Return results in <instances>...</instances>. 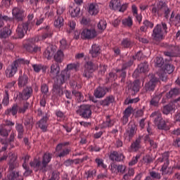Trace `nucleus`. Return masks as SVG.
<instances>
[{"label": "nucleus", "instance_id": "774afa93", "mask_svg": "<svg viewBox=\"0 0 180 180\" xmlns=\"http://www.w3.org/2000/svg\"><path fill=\"white\" fill-rule=\"evenodd\" d=\"M150 176L153 179H160L161 178V174L156 172H150Z\"/></svg>", "mask_w": 180, "mask_h": 180}, {"label": "nucleus", "instance_id": "a211bd4d", "mask_svg": "<svg viewBox=\"0 0 180 180\" xmlns=\"http://www.w3.org/2000/svg\"><path fill=\"white\" fill-rule=\"evenodd\" d=\"M30 165L32 168H36V171H42V172H46L47 169H41V167H43V163L39 160L35 159L32 162H31Z\"/></svg>", "mask_w": 180, "mask_h": 180}, {"label": "nucleus", "instance_id": "9b49d317", "mask_svg": "<svg viewBox=\"0 0 180 180\" xmlns=\"http://www.w3.org/2000/svg\"><path fill=\"white\" fill-rule=\"evenodd\" d=\"M49 116L45 115L38 122H37V126L44 132L47 131V127H49V124H47Z\"/></svg>", "mask_w": 180, "mask_h": 180}, {"label": "nucleus", "instance_id": "4c0bfd02", "mask_svg": "<svg viewBox=\"0 0 180 180\" xmlns=\"http://www.w3.org/2000/svg\"><path fill=\"white\" fill-rule=\"evenodd\" d=\"M72 95L75 96V99L77 102H84V95H82V93L81 91H78L77 90L72 91Z\"/></svg>", "mask_w": 180, "mask_h": 180}, {"label": "nucleus", "instance_id": "ea45409f", "mask_svg": "<svg viewBox=\"0 0 180 180\" xmlns=\"http://www.w3.org/2000/svg\"><path fill=\"white\" fill-rule=\"evenodd\" d=\"M85 68L86 70H89V71L95 72V71H96V69L98 68V65L94 64L92 61H88L85 64Z\"/></svg>", "mask_w": 180, "mask_h": 180}, {"label": "nucleus", "instance_id": "864d4df0", "mask_svg": "<svg viewBox=\"0 0 180 180\" xmlns=\"http://www.w3.org/2000/svg\"><path fill=\"white\" fill-rule=\"evenodd\" d=\"M56 115L57 116L58 122H63V120L65 119V114L61 110H56Z\"/></svg>", "mask_w": 180, "mask_h": 180}, {"label": "nucleus", "instance_id": "f257e3e1", "mask_svg": "<svg viewBox=\"0 0 180 180\" xmlns=\"http://www.w3.org/2000/svg\"><path fill=\"white\" fill-rule=\"evenodd\" d=\"M50 68L49 75L52 79H55V78L56 79L57 84L63 85V84H65V81L69 79L70 75L68 70H62L60 74V68L58 63H53Z\"/></svg>", "mask_w": 180, "mask_h": 180}, {"label": "nucleus", "instance_id": "a18cd8bd", "mask_svg": "<svg viewBox=\"0 0 180 180\" xmlns=\"http://www.w3.org/2000/svg\"><path fill=\"white\" fill-rule=\"evenodd\" d=\"M170 22H177L179 23L180 22V13H178L175 15V13L172 11L170 18H169Z\"/></svg>", "mask_w": 180, "mask_h": 180}, {"label": "nucleus", "instance_id": "7ed1b4c3", "mask_svg": "<svg viewBox=\"0 0 180 180\" xmlns=\"http://www.w3.org/2000/svg\"><path fill=\"white\" fill-rule=\"evenodd\" d=\"M171 12V10H169V8H168V6L166 4L165 2H160L157 4V6H153L152 8V13L153 15H162V13H165V18L166 19H168L169 18V13Z\"/></svg>", "mask_w": 180, "mask_h": 180}, {"label": "nucleus", "instance_id": "58836bf2", "mask_svg": "<svg viewBox=\"0 0 180 180\" xmlns=\"http://www.w3.org/2000/svg\"><path fill=\"white\" fill-rule=\"evenodd\" d=\"M179 94H180L179 89L174 88V89H172L168 93H167L166 96L168 98H174V96H178Z\"/></svg>", "mask_w": 180, "mask_h": 180}, {"label": "nucleus", "instance_id": "3c124183", "mask_svg": "<svg viewBox=\"0 0 180 180\" xmlns=\"http://www.w3.org/2000/svg\"><path fill=\"white\" fill-rule=\"evenodd\" d=\"M121 22L122 23H133V20L131 19V17H128L124 20H122V18H119L115 20V23H120Z\"/></svg>", "mask_w": 180, "mask_h": 180}, {"label": "nucleus", "instance_id": "20e7f679", "mask_svg": "<svg viewBox=\"0 0 180 180\" xmlns=\"http://www.w3.org/2000/svg\"><path fill=\"white\" fill-rule=\"evenodd\" d=\"M23 64V59H17L13 62L10 67H8L6 70V74L8 78H12L18 71L19 67H22Z\"/></svg>", "mask_w": 180, "mask_h": 180}, {"label": "nucleus", "instance_id": "37998d69", "mask_svg": "<svg viewBox=\"0 0 180 180\" xmlns=\"http://www.w3.org/2000/svg\"><path fill=\"white\" fill-rule=\"evenodd\" d=\"M95 162L97 165L98 168H103V169H106V168H108V166L103 163V159L96 158L95 159Z\"/></svg>", "mask_w": 180, "mask_h": 180}, {"label": "nucleus", "instance_id": "09e8293b", "mask_svg": "<svg viewBox=\"0 0 180 180\" xmlns=\"http://www.w3.org/2000/svg\"><path fill=\"white\" fill-rule=\"evenodd\" d=\"M32 68L35 72H40L41 70H43V71H46V70H47V66H44L42 65H32Z\"/></svg>", "mask_w": 180, "mask_h": 180}, {"label": "nucleus", "instance_id": "5fc2aeb1", "mask_svg": "<svg viewBox=\"0 0 180 180\" xmlns=\"http://www.w3.org/2000/svg\"><path fill=\"white\" fill-rule=\"evenodd\" d=\"M18 33V39L23 38V24H19L16 30Z\"/></svg>", "mask_w": 180, "mask_h": 180}, {"label": "nucleus", "instance_id": "bb28decb", "mask_svg": "<svg viewBox=\"0 0 180 180\" xmlns=\"http://www.w3.org/2000/svg\"><path fill=\"white\" fill-rule=\"evenodd\" d=\"M16 156L15 154H11L10 156V161H9V169L10 171H13L15 168L18 167V162H16Z\"/></svg>", "mask_w": 180, "mask_h": 180}, {"label": "nucleus", "instance_id": "6e6d98bb", "mask_svg": "<svg viewBox=\"0 0 180 180\" xmlns=\"http://www.w3.org/2000/svg\"><path fill=\"white\" fill-rule=\"evenodd\" d=\"M174 70H175L174 65L167 64L165 65L164 71L167 74H172V72H174Z\"/></svg>", "mask_w": 180, "mask_h": 180}, {"label": "nucleus", "instance_id": "603ef678", "mask_svg": "<svg viewBox=\"0 0 180 180\" xmlns=\"http://www.w3.org/2000/svg\"><path fill=\"white\" fill-rule=\"evenodd\" d=\"M10 174L8 176V178L9 180H15L17 178L19 177V172H15L13 170H10Z\"/></svg>", "mask_w": 180, "mask_h": 180}, {"label": "nucleus", "instance_id": "aec40b11", "mask_svg": "<svg viewBox=\"0 0 180 180\" xmlns=\"http://www.w3.org/2000/svg\"><path fill=\"white\" fill-rule=\"evenodd\" d=\"M133 64V61H129L128 63H125L122 65V68L121 70H117V72H121L120 77H122V82H124V78H126V69L127 67H130Z\"/></svg>", "mask_w": 180, "mask_h": 180}, {"label": "nucleus", "instance_id": "f03ea898", "mask_svg": "<svg viewBox=\"0 0 180 180\" xmlns=\"http://www.w3.org/2000/svg\"><path fill=\"white\" fill-rule=\"evenodd\" d=\"M164 32L165 33H167V24H158L153 31V40H154L155 41H161V40H164Z\"/></svg>", "mask_w": 180, "mask_h": 180}, {"label": "nucleus", "instance_id": "393cba45", "mask_svg": "<svg viewBox=\"0 0 180 180\" xmlns=\"http://www.w3.org/2000/svg\"><path fill=\"white\" fill-rule=\"evenodd\" d=\"M89 13L92 16L99 13V6L96 4L91 3L89 6Z\"/></svg>", "mask_w": 180, "mask_h": 180}, {"label": "nucleus", "instance_id": "4468645a", "mask_svg": "<svg viewBox=\"0 0 180 180\" xmlns=\"http://www.w3.org/2000/svg\"><path fill=\"white\" fill-rule=\"evenodd\" d=\"M108 92V89L105 87L98 86L94 90V96L98 99L103 98L106 93Z\"/></svg>", "mask_w": 180, "mask_h": 180}, {"label": "nucleus", "instance_id": "c756f323", "mask_svg": "<svg viewBox=\"0 0 180 180\" xmlns=\"http://www.w3.org/2000/svg\"><path fill=\"white\" fill-rule=\"evenodd\" d=\"M54 56V50H53V47L51 46H49L46 48L44 53V56L45 58H47V60H51V57Z\"/></svg>", "mask_w": 180, "mask_h": 180}, {"label": "nucleus", "instance_id": "72a5a7b5", "mask_svg": "<svg viewBox=\"0 0 180 180\" xmlns=\"http://www.w3.org/2000/svg\"><path fill=\"white\" fill-rule=\"evenodd\" d=\"M11 33H12L11 28L8 27H4L3 30L0 32V39H6V37H9V36H11Z\"/></svg>", "mask_w": 180, "mask_h": 180}, {"label": "nucleus", "instance_id": "473e14b6", "mask_svg": "<svg viewBox=\"0 0 180 180\" xmlns=\"http://www.w3.org/2000/svg\"><path fill=\"white\" fill-rule=\"evenodd\" d=\"M138 72L146 73L148 72L150 69L148 68V63L145 62L139 65L137 68Z\"/></svg>", "mask_w": 180, "mask_h": 180}, {"label": "nucleus", "instance_id": "0e129e2a", "mask_svg": "<svg viewBox=\"0 0 180 180\" xmlns=\"http://www.w3.org/2000/svg\"><path fill=\"white\" fill-rule=\"evenodd\" d=\"M34 123L33 122V118L32 117H30L28 120H27L25 122V125L28 127V129H32L33 127V124Z\"/></svg>", "mask_w": 180, "mask_h": 180}, {"label": "nucleus", "instance_id": "680f3d73", "mask_svg": "<svg viewBox=\"0 0 180 180\" xmlns=\"http://www.w3.org/2000/svg\"><path fill=\"white\" fill-rule=\"evenodd\" d=\"M93 72H94L85 68L83 72V77H84V78H87V79H89V78H92Z\"/></svg>", "mask_w": 180, "mask_h": 180}, {"label": "nucleus", "instance_id": "8fccbe9b", "mask_svg": "<svg viewBox=\"0 0 180 180\" xmlns=\"http://www.w3.org/2000/svg\"><path fill=\"white\" fill-rule=\"evenodd\" d=\"M70 153H71V149L70 148H65L63 149L59 154L58 155V157H59L60 158H63L64 157H67V155H68L70 154Z\"/></svg>", "mask_w": 180, "mask_h": 180}, {"label": "nucleus", "instance_id": "e433bc0d", "mask_svg": "<svg viewBox=\"0 0 180 180\" xmlns=\"http://www.w3.org/2000/svg\"><path fill=\"white\" fill-rule=\"evenodd\" d=\"M175 106L172 103H169L163 107L162 109V113L163 115H169L172 110H174V108Z\"/></svg>", "mask_w": 180, "mask_h": 180}, {"label": "nucleus", "instance_id": "052dcab7", "mask_svg": "<svg viewBox=\"0 0 180 180\" xmlns=\"http://www.w3.org/2000/svg\"><path fill=\"white\" fill-rule=\"evenodd\" d=\"M16 129L18 131V139H23V125L18 124Z\"/></svg>", "mask_w": 180, "mask_h": 180}, {"label": "nucleus", "instance_id": "ddd939ff", "mask_svg": "<svg viewBox=\"0 0 180 180\" xmlns=\"http://www.w3.org/2000/svg\"><path fill=\"white\" fill-rule=\"evenodd\" d=\"M157 84H158V79H157V77H153L148 83L145 84L146 91L149 92L154 91Z\"/></svg>", "mask_w": 180, "mask_h": 180}, {"label": "nucleus", "instance_id": "2eb2a0df", "mask_svg": "<svg viewBox=\"0 0 180 180\" xmlns=\"http://www.w3.org/2000/svg\"><path fill=\"white\" fill-rule=\"evenodd\" d=\"M110 160L111 161L120 162L124 160V155L122 153H119L117 151H112L110 154Z\"/></svg>", "mask_w": 180, "mask_h": 180}, {"label": "nucleus", "instance_id": "c85d7f7f", "mask_svg": "<svg viewBox=\"0 0 180 180\" xmlns=\"http://www.w3.org/2000/svg\"><path fill=\"white\" fill-rule=\"evenodd\" d=\"M121 4L122 3H120V0H111L109 6L112 11H119Z\"/></svg>", "mask_w": 180, "mask_h": 180}, {"label": "nucleus", "instance_id": "de8ad7c7", "mask_svg": "<svg viewBox=\"0 0 180 180\" xmlns=\"http://www.w3.org/2000/svg\"><path fill=\"white\" fill-rule=\"evenodd\" d=\"M70 85L71 88L73 89V91H77V89H81V88H82V86L78 84V82L75 80H71L70 82Z\"/></svg>", "mask_w": 180, "mask_h": 180}, {"label": "nucleus", "instance_id": "423d86ee", "mask_svg": "<svg viewBox=\"0 0 180 180\" xmlns=\"http://www.w3.org/2000/svg\"><path fill=\"white\" fill-rule=\"evenodd\" d=\"M91 105H82L77 110V115H79L83 119H91L92 116V110Z\"/></svg>", "mask_w": 180, "mask_h": 180}, {"label": "nucleus", "instance_id": "c03bdc74", "mask_svg": "<svg viewBox=\"0 0 180 180\" xmlns=\"http://www.w3.org/2000/svg\"><path fill=\"white\" fill-rule=\"evenodd\" d=\"M114 125L115 120H110V115H108L105 122H104V127H112Z\"/></svg>", "mask_w": 180, "mask_h": 180}, {"label": "nucleus", "instance_id": "13d9d810", "mask_svg": "<svg viewBox=\"0 0 180 180\" xmlns=\"http://www.w3.org/2000/svg\"><path fill=\"white\" fill-rule=\"evenodd\" d=\"M143 160L145 164H151V162H154V159L153 158V156L151 155H146L143 156Z\"/></svg>", "mask_w": 180, "mask_h": 180}, {"label": "nucleus", "instance_id": "6e6552de", "mask_svg": "<svg viewBox=\"0 0 180 180\" xmlns=\"http://www.w3.org/2000/svg\"><path fill=\"white\" fill-rule=\"evenodd\" d=\"M174 169H175V166H169V162H165L160 171L162 172V175H172Z\"/></svg>", "mask_w": 180, "mask_h": 180}, {"label": "nucleus", "instance_id": "dca6fc26", "mask_svg": "<svg viewBox=\"0 0 180 180\" xmlns=\"http://www.w3.org/2000/svg\"><path fill=\"white\" fill-rule=\"evenodd\" d=\"M133 112V108L131 106L127 107L124 111V115L122 118V123L124 125L127 124L129 122V117L131 116V112Z\"/></svg>", "mask_w": 180, "mask_h": 180}, {"label": "nucleus", "instance_id": "f8f14e48", "mask_svg": "<svg viewBox=\"0 0 180 180\" xmlns=\"http://www.w3.org/2000/svg\"><path fill=\"white\" fill-rule=\"evenodd\" d=\"M142 139H143V136H139L138 138L136 139V140L130 146L131 151H133L134 153H137V150L141 148Z\"/></svg>", "mask_w": 180, "mask_h": 180}, {"label": "nucleus", "instance_id": "39448f33", "mask_svg": "<svg viewBox=\"0 0 180 180\" xmlns=\"http://www.w3.org/2000/svg\"><path fill=\"white\" fill-rule=\"evenodd\" d=\"M99 34V32L96 31L95 28H85L82 30L81 33V38L83 40H93V39H96L98 37Z\"/></svg>", "mask_w": 180, "mask_h": 180}, {"label": "nucleus", "instance_id": "e2e57ef3", "mask_svg": "<svg viewBox=\"0 0 180 180\" xmlns=\"http://www.w3.org/2000/svg\"><path fill=\"white\" fill-rule=\"evenodd\" d=\"M131 46V41L129 39H124L122 41V46L125 49H129Z\"/></svg>", "mask_w": 180, "mask_h": 180}, {"label": "nucleus", "instance_id": "a19ab883", "mask_svg": "<svg viewBox=\"0 0 180 180\" xmlns=\"http://www.w3.org/2000/svg\"><path fill=\"white\" fill-rule=\"evenodd\" d=\"M158 162H169V153L165 152L162 155V158L158 159Z\"/></svg>", "mask_w": 180, "mask_h": 180}, {"label": "nucleus", "instance_id": "338daca9", "mask_svg": "<svg viewBox=\"0 0 180 180\" xmlns=\"http://www.w3.org/2000/svg\"><path fill=\"white\" fill-rule=\"evenodd\" d=\"M86 175H87V178H94V176H96V170H89L86 172Z\"/></svg>", "mask_w": 180, "mask_h": 180}, {"label": "nucleus", "instance_id": "412c9836", "mask_svg": "<svg viewBox=\"0 0 180 180\" xmlns=\"http://www.w3.org/2000/svg\"><path fill=\"white\" fill-rule=\"evenodd\" d=\"M47 32H45L42 34V36H37L34 38V41H41V40H46V39H48V37H51L53 36V32L49 30V26H46V27Z\"/></svg>", "mask_w": 180, "mask_h": 180}, {"label": "nucleus", "instance_id": "1a4fd4ad", "mask_svg": "<svg viewBox=\"0 0 180 180\" xmlns=\"http://www.w3.org/2000/svg\"><path fill=\"white\" fill-rule=\"evenodd\" d=\"M61 85L63 84L57 83V80L53 85L52 94L53 96L55 98H60V96H63V95H64V91H63Z\"/></svg>", "mask_w": 180, "mask_h": 180}, {"label": "nucleus", "instance_id": "69168bd1", "mask_svg": "<svg viewBox=\"0 0 180 180\" xmlns=\"http://www.w3.org/2000/svg\"><path fill=\"white\" fill-rule=\"evenodd\" d=\"M3 20H4V22H13V18L0 14V22H3Z\"/></svg>", "mask_w": 180, "mask_h": 180}, {"label": "nucleus", "instance_id": "2f4dec72", "mask_svg": "<svg viewBox=\"0 0 180 180\" xmlns=\"http://www.w3.org/2000/svg\"><path fill=\"white\" fill-rule=\"evenodd\" d=\"M33 94V89L31 86H27L23 91V99L27 101Z\"/></svg>", "mask_w": 180, "mask_h": 180}, {"label": "nucleus", "instance_id": "c9c22d12", "mask_svg": "<svg viewBox=\"0 0 180 180\" xmlns=\"http://www.w3.org/2000/svg\"><path fill=\"white\" fill-rule=\"evenodd\" d=\"M34 41H36L34 39H28L27 44H25L24 47L28 53H32L33 51V47L34 46Z\"/></svg>", "mask_w": 180, "mask_h": 180}, {"label": "nucleus", "instance_id": "9d476101", "mask_svg": "<svg viewBox=\"0 0 180 180\" xmlns=\"http://www.w3.org/2000/svg\"><path fill=\"white\" fill-rule=\"evenodd\" d=\"M52 158H53V153L46 152L44 154L42 157V161H41V163H42V167H41V169H46V168H47V165H49Z\"/></svg>", "mask_w": 180, "mask_h": 180}, {"label": "nucleus", "instance_id": "bf43d9fd", "mask_svg": "<svg viewBox=\"0 0 180 180\" xmlns=\"http://www.w3.org/2000/svg\"><path fill=\"white\" fill-rule=\"evenodd\" d=\"M67 146H70V142L60 143L57 145V146L56 148V151L57 153H60L61 151V150H63V147H65Z\"/></svg>", "mask_w": 180, "mask_h": 180}, {"label": "nucleus", "instance_id": "7c9ffc66", "mask_svg": "<svg viewBox=\"0 0 180 180\" xmlns=\"http://www.w3.org/2000/svg\"><path fill=\"white\" fill-rule=\"evenodd\" d=\"M19 109V106H18V104H14L11 108L8 109L5 112V115L6 116H11V113L13 116H15L18 113V110Z\"/></svg>", "mask_w": 180, "mask_h": 180}, {"label": "nucleus", "instance_id": "cd10ccee", "mask_svg": "<svg viewBox=\"0 0 180 180\" xmlns=\"http://www.w3.org/2000/svg\"><path fill=\"white\" fill-rule=\"evenodd\" d=\"M53 58L57 64H61L63 60H64V53L60 50L58 51L54 55Z\"/></svg>", "mask_w": 180, "mask_h": 180}, {"label": "nucleus", "instance_id": "5701e85b", "mask_svg": "<svg viewBox=\"0 0 180 180\" xmlns=\"http://www.w3.org/2000/svg\"><path fill=\"white\" fill-rule=\"evenodd\" d=\"M89 53L91 57H93V58H95L98 57L99 54H101V47H99V45L94 44L92 45L91 49L89 51Z\"/></svg>", "mask_w": 180, "mask_h": 180}, {"label": "nucleus", "instance_id": "79ce46f5", "mask_svg": "<svg viewBox=\"0 0 180 180\" xmlns=\"http://www.w3.org/2000/svg\"><path fill=\"white\" fill-rule=\"evenodd\" d=\"M168 122H165V120H162L158 125V129L160 130H165L166 131L169 130L170 127L169 125L167 124Z\"/></svg>", "mask_w": 180, "mask_h": 180}, {"label": "nucleus", "instance_id": "0eeeda50", "mask_svg": "<svg viewBox=\"0 0 180 180\" xmlns=\"http://www.w3.org/2000/svg\"><path fill=\"white\" fill-rule=\"evenodd\" d=\"M128 126V129L124 134V137L126 140L130 141L137 134V125L134 122H130Z\"/></svg>", "mask_w": 180, "mask_h": 180}, {"label": "nucleus", "instance_id": "4be33fe9", "mask_svg": "<svg viewBox=\"0 0 180 180\" xmlns=\"http://www.w3.org/2000/svg\"><path fill=\"white\" fill-rule=\"evenodd\" d=\"M15 140V135L11 134L10 138L8 141L6 140L0 138V144H3L4 146L2 147L1 151H6V148H8V143H12Z\"/></svg>", "mask_w": 180, "mask_h": 180}, {"label": "nucleus", "instance_id": "f704fd0d", "mask_svg": "<svg viewBox=\"0 0 180 180\" xmlns=\"http://www.w3.org/2000/svg\"><path fill=\"white\" fill-rule=\"evenodd\" d=\"M69 12L72 18H77V16L79 15V12H81V8L79 6L75 8H73L72 6H70Z\"/></svg>", "mask_w": 180, "mask_h": 180}, {"label": "nucleus", "instance_id": "a878e982", "mask_svg": "<svg viewBox=\"0 0 180 180\" xmlns=\"http://www.w3.org/2000/svg\"><path fill=\"white\" fill-rule=\"evenodd\" d=\"M162 97V93L155 94L150 101V105L152 106H158V103H160V99H161Z\"/></svg>", "mask_w": 180, "mask_h": 180}, {"label": "nucleus", "instance_id": "f3484780", "mask_svg": "<svg viewBox=\"0 0 180 180\" xmlns=\"http://www.w3.org/2000/svg\"><path fill=\"white\" fill-rule=\"evenodd\" d=\"M150 117L154 119V123L157 126L161 123L164 120L162 119V115L159 111H155L150 115Z\"/></svg>", "mask_w": 180, "mask_h": 180}, {"label": "nucleus", "instance_id": "49530a36", "mask_svg": "<svg viewBox=\"0 0 180 180\" xmlns=\"http://www.w3.org/2000/svg\"><path fill=\"white\" fill-rule=\"evenodd\" d=\"M79 68V63H70L67 65V68L65 70H68V72L70 74V70H75L77 71Z\"/></svg>", "mask_w": 180, "mask_h": 180}, {"label": "nucleus", "instance_id": "6ab92c4d", "mask_svg": "<svg viewBox=\"0 0 180 180\" xmlns=\"http://www.w3.org/2000/svg\"><path fill=\"white\" fill-rule=\"evenodd\" d=\"M12 13L15 19L17 20V22H22L23 20V11L20 10L19 8H14Z\"/></svg>", "mask_w": 180, "mask_h": 180}, {"label": "nucleus", "instance_id": "b1692460", "mask_svg": "<svg viewBox=\"0 0 180 180\" xmlns=\"http://www.w3.org/2000/svg\"><path fill=\"white\" fill-rule=\"evenodd\" d=\"M113 102H115V96L110 95L107 96L104 100H101L99 102V104L101 106H109V105H110V103H113Z\"/></svg>", "mask_w": 180, "mask_h": 180}, {"label": "nucleus", "instance_id": "4d7b16f0", "mask_svg": "<svg viewBox=\"0 0 180 180\" xmlns=\"http://www.w3.org/2000/svg\"><path fill=\"white\" fill-rule=\"evenodd\" d=\"M132 91L134 92H139L140 91V80H135L133 82Z\"/></svg>", "mask_w": 180, "mask_h": 180}]
</instances>
